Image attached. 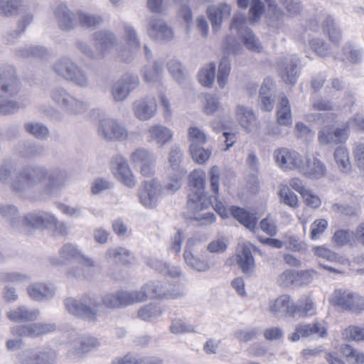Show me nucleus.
Returning <instances> with one entry per match:
<instances>
[{
	"label": "nucleus",
	"instance_id": "obj_1",
	"mask_svg": "<svg viewBox=\"0 0 364 364\" xmlns=\"http://www.w3.org/2000/svg\"><path fill=\"white\" fill-rule=\"evenodd\" d=\"M12 164L3 163L0 166V182L9 184L18 196L38 200L57 196L65 186L68 176L61 168L48 169L38 164H28L20 168L11 179Z\"/></svg>",
	"mask_w": 364,
	"mask_h": 364
},
{
	"label": "nucleus",
	"instance_id": "obj_2",
	"mask_svg": "<svg viewBox=\"0 0 364 364\" xmlns=\"http://www.w3.org/2000/svg\"><path fill=\"white\" fill-rule=\"evenodd\" d=\"M123 28L125 46L119 44L115 34L107 30L95 32L93 34V41L101 53H109L114 50L122 61L129 63L135 52L140 48V41L133 26L124 23Z\"/></svg>",
	"mask_w": 364,
	"mask_h": 364
},
{
	"label": "nucleus",
	"instance_id": "obj_3",
	"mask_svg": "<svg viewBox=\"0 0 364 364\" xmlns=\"http://www.w3.org/2000/svg\"><path fill=\"white\" fill-rule=\"evenodd\" d=\"M0 215L10 222L15 231L24 233H31L32 230L55 220L51 213L48 212L29 213L23 218L20 217L15 205L4 203H0Z\"/></svg>",
	"mask_w": 364,
	"mask_h": 364
},
{
	"label": "nucleus",
	"instance_id": "obj_4",
	"mask_svg": "<svg viewBox=\"0 0 364 364\" xmlns=\"http://www.w3.org/2000/svg\"><path fill=\"white\" fill-rule=\"evenodd\" d=\"M64 304L70 314L89 321H95L97 319V308L100 306V301L86 294L80 300L73 297L66 298Z\"/></svg>",
	"mask_w": 364,
	"mask_h": 364
},
{
	"label": "nucleus",
	"instance_id": "obj_5",
	"mask_svg": "<svg viewBox=\"0 0 364 364\" xmlns=\"http://www.w3.org/2000/svg\"><path fill=\"white\" fill-rule=\"evenodd\" d=\"M189 183L192 191L188 195V208L193 213L204 210L207 207L205 195V171L201 169L193 171L189 175Z\"/></svg>",
	"mask_w": 364,
	"mask_h": 364
},
{
	"label": "nucleus",
	"instance_id": "obj_6",
	"mask_svg": "<svg viewBox=\"0 0 364 364\" xmlns=\"http://www.w3.org/2000/svg\"><path fill=\"white\" fill-rule=\"evenodd\" d=\"M58 352L49 346L30 348L17 355L18 364H55Z\"/></svg>",
	"mask_w": 364,
	"mask_h": 364
},
{
	"label": "nucleus",
	"instance_id": "obj_7",
	"mask_svg": "<svg viewBox=\"0 0 364 364\" xmlns=\"http://www.w3.org/2000/svg\"><path fill=\"white\" fill-rule=\"evenodd\" d=\"M243 50L242 46L235 38L227 36L223 43L224 55L222 57L218 73V83L221 88H224L227 84L230 72V60L229 55H239Z\"/></svg>",
	"mask_w": 364,
	"mask_h": 364
},
{
	"label": "nucleus",
	"instance_id": "obj_8",
	"mask_svg": "<svg viewBox=\"0 0 364 364\" xmlns=\"http://www.w3.org/2000/svg\"><path fill=\"white\" fill-rule=\"evenodd\" d=\"M230 28L237 31L245 47L252 51L260 52L262 46L253 32L246 26V16L240 13L235 14L232 19Z\"/></svg>",
	"mask_w": 364,
	"mask_h": 364
},
{
	"label": "nucleus",
	"instance_id": "obj_9",
	"mask_svg": "<svg viewBox=\"0 0 364 364\" xmlns=\"http://www.w3.org/2000/svg\"><path fill=\"white\" fill-rule=\"evenodd\" d=\"M21 82L11 65L0 68V97L16 96L21 90Z\"/></svg>",
	"mask_w": 364,
	"mask_h": 364
},
{
	"label": "nucleus",
	"instance_id": "obj_10",
	"mask_svg": "<svg viewBox=\"0 0 364 364\" xmlns=\"http://www.w3.org/2000/svg\"><path fill=\"white\" fill-rule=\"evenodd\" d=\"M97 131L99 136L107 141H123L127 136L125 126L110 117L99 121Z\"/></svg>",
	"mask_w": 364,
	"mask_h": 364
},
{
	"label": "nucleus",
	"instance_id": "obj_11",
	"mask_svg": "<svg viewBox=\"0 0 364 364\" xmlns=\"http://www.w3.org/2000/svg\"><path fill=\"white\" fill-rule=\"evenodd\" d=\"M141 293H143L144 301L146 299L166 298L175 299L185 294L183 290L173 289L168 290L166 285L159 281H151L142 286Z\"/></svg>",
	"mask_w": 364,
	"mask_h": 364
},
{
	"label": "nucleus",
	"instance_id": "obj_12",
	"mask_svg": "<svg viewBox=\"0 0 364 364\" xmlns=\"http://www.w3.org/2000/svg\"><path fill=\"white\" fill-rule=\"evenodd\" d=\"M350 125L348 121L336 127H323L318 133V140L322 145L344 144L350 136Z\"/></svg>",
	"mask_w": 364,
	"mask_h": 364
},
{
	"label": "nucleus",
	"instance_id": "obj_13",
	"mask_svg": "<svg viewBox=\"0 0 364 364\" xmlns=\"http://www.w3.org/2000/svg\"><path fill=\"white\" fill-rule=\"evenodd\" d=\"M100 346L99 340L90 335L78 336L68 350L69 358H82L89 353L97 349Z\"/></svg>",
	"mask_w": 364,
	"mask_h": 364
},
{
	"label": "nucleus",
	"instance_id": "obj_14",
	"mask_svg": "<svg viewBox=\"0 0 364 364\" xmlns=\"http://www.w3.org/2000/svg\"><path fill=\"white\" fill-rule=\"evenodd\" d=\"M139 84V77L132 74L122 76L112 87V95L117 102L125 100L129 93Z\"/></svg>",
	"mask_w": 364,
	"mask_h": 364
},
{
	"label": "nucleus",
	"instance_id": "obj_15",
	"mask_svg": "<svg viewBox=\"0 0 364 364\" xmlns=\"http://www.w3.org/2000/svg\"><path fill=\"white\" fill-rule=\"evenodd\" d=\"M161 193V186L156 179L145 181L139 189L138 197L140 203L146 208L156 207Z\"/></svg>",
	"mask_w": 364,
	"mask_h": 364
},
{
	"label": "nucleus",
	"instance_id": "obj_16",
	"mask_svg": "<svg viewBox=\"0 0 364 364\" xmlns=\"http://www.w3.org/2000/svg\"><path fill=\"white\" fill-rule=\"evenodd\" d=\"M273 157L278 166L284 171L299 170L302 159L298 152L287 148L276 149L274 151Z\"/></svg>",
	"mask_w": 364,
	"mask_h": 364
},
{
	"label": "nucleus",
	"instance_id": "obj_17",
	"mask_svg": "<svg viewBox=\"0 0 364 364\" xmlns=\"http://www.w3.org/2000/svg\"><path fill=\"white\" fill-rule=\"evenodd\" d=\"M326 335V328L321 323H302L296 326L294 332L289 336V339L296 342L300 338H325Z\"/></svg>",
	"mask_w": 364,
	"mask_h": 364
},
{
	"label": "nucleus",
	"instance_id": "obj_18",
	"mask_svg": "<svg viewBox=\"0 0 364 364\" xmlns=\"http://www.w3.org/2000/svg\"><path fill=\"white\" fill-rule=\"evenodd\" d=\"M134 116L140 121H147L154 117L157 110V103L154 96L147 95L133 102Z\"/></svg>",
	"mask_w": 364,
	"mask_h": 364
},
{
	"label": "nucleus",
	"instance_id": "obj_19",
	"mask_svg": "<svg viewBox=\"0 0 364 364\" xmlns=\"http://www.w3.org/2000/svg\"><path fill=\"white\" fill-rule=\"evenodd\" d=\"M299 307L295 306V303L291 301L290 296L283 294L274 300L270 301L269 311L275 317H283L287 315L290 316H296V311Z\"/></svg>",
	"mask_w": 364,
	"mask_h": 364
},
{
	"label": "nucleus",
	"instance_id": "obj_20",
	"mask_svg": "<svg viewBox=\"0 0 364 364\" xmlns=\"http://www.w3.org/2000/svg\"><path fill=\"white\" fill-rule=\"evenodd\" d=\"M59 255L62 261H58L55 264L60 265L63 262H72L73 260H80V262L88 267H93L95 262L89 257L83 255L77 245L73 243H66L59 250Z\"/></svg>",
	"mask_w": 364,
	"mask_h": 364
},
{
	"label": "nucleus",
	"instance_id": "obj_21",
	"mask_svg": "<svg viewBox=\"0 0 364 364\" xmlns=\"http://www.w3.org/2000/svg\"><path fill=\"white\" fill-rule=\"evenodd\" d=\"M299 59L295 55L287 56L279 63L280 75L286 83H296L299 73Z\"/></svg>",
	"mask_w": 364,
	"mask_h": 364
},
{
	"label": "nucleus",
	"instance_id": "obj_22",
	"mask_svg": "<svg viewBox=\"0 0 364 364\" xmlns=\"http://www.w3.org/2000/svg\"><path fill=\"white\" fill-rule=\"evenodd\" d=\"M299 170L302 174L312 179L321 178L327 173L324 163L315 156H306L305 160L302 159Z\"/></svg>",
	"mask_w": 364,
	"mask_h": 364
},
{
	"label": "nucleus",
	"instance_id": "obj_23",
	"mask_svg": "<svg viewBox=\"0 0 364 364\" xmlns=\"http://www.w3.org/2000/svg\"><path fill=\"white\" fill-rule=\"evenodd\" d=\"M147 33L151 38L165 42L170 41L174 38L172 28L161 18L149 20L147 26Z\"/></svg>",
	"mask_w": 364,
	"mask_h": 364
},
{
	"label": "nucleus",
	"instance_id": "obj_24",
	"mask_svg": "<svg viewBox=\"0 0 364 364\" xmlns=\"http://www.w3.org/2000/svg\"><path fill=\"white\" fill-rule=\"evenodd\" d=\"M113 173L116 178L125 186L134 188L136 186L134 175L126 160L121 156H116L113 159Z\"/></svg>",
	"mask_w": 364,
	"mask_h": 364
},
{
	"label": "nucleus",
	"instance_id": "obj_25",
	"mask_svg": "<svg viewBox=\"0 0 364 364\" xmlns=\"http://www.w3.org/2000/svg\"><path fill=\"white\" fill-rule=\"evenodd\" d=\"M53 14L58 26L64 31L73 29L77 24L74 14L64 3H60L53 9Z\"/></svg>",
	"mask_w": 364,
	"mask_h": 364
},
{
	"label": "nucleus",
	"instance_id": "obj_26",
	"mask_svg": "<svg viewBox=\"0 0 364 364\" xmlns=\"http://www.w3.org/2000/svg\"><path fill=\"white\" fill-rule=\"evenodd\" d=\"M231 11L230 6L225 3L208 7L207 13L213 31L220 29L222 22L230 17Z\"/></svg>",
	"mask_w": 364,
	"mask_h": 364
},
{
	"label": "nucleus",
	"instance_id": "obj_27",
	"mask_svg": "<svg viewBox=\"0 0 364 364\" xmlns=\"http://www.w3.org/2000/svg\"><path fill=\"white\" fill-rule=\"evenodd\" d=\"M27 292L33 300L46 301L54 296L55 289L51 284L36 282L27 287Z\"/></svg>",
	"mask_w": 364,
	"mask_h": 364
},
{
	"label": "nucleus",
	"instance_id": "obj_28",
	"mask_svg": "<svg viewBox=\"0 0 364 364\" xmlns=\"http://www.w3.org/2000/svg\"><path fill=\"white\" fill-rule=\"evenodd\" d=\"M39 314L38 309L22 305L8 311L7 317L13 322L24 323L37 320Z\"/></svg>",
	"mask_w": 364,
	"mask_h": 364
},
{
	"label": "nucleus",
	"instance_id": "obj_29",
	"mask_svg": "<svg viewBox=\"0 0 364 364\" xmlns=\"http://www.w3.org/2000/svg\"><path fill=\"white\" fill-rule=\"evenodd\" d=\"M77 64L70 58H60L53 64V72L60 78L67 81Z\"/></svg>",
	"mask_w": 364,
	"mask_h": 364
},
{
	"label": "nucleus",
	"instance_id": "obj_30",
	"mask_svg": "<svg viewBox=\"0 0 364 364\" xmlns=\"http://www.w3.org/2000/svg\"><path fill=\"white\" fill-rule=\"evenodd\" d=\"M149 134L151 141H155L159 147H163L170 141L173 137L172 131L161 124L151 126L149 129Z\"/></svg>",
	"mask_w": 364,
	"mask_h": 364
},
{
	"label": "nucleus",
	"instance_id": "obj_31",
	"mask_svg": "<svg viewBox=\"0 0 364 364\" xmlns=\"http://www.w3.org/2000/svg\"><path fill=\"white\" fill-rule=\"evenodd\" d=\"M230 212L232 217L246 228L251 231L255 230L257 223V218L254 213H250L245 209L237 206H232Z\"/></svg>",
	"mask_w": 364,
	"mask_h": 364
},
{
	"label": "nucleus",
	"instance_id": "obj_32",
	"mask_svg": "<svg viewBox=\"0 0 364 364\" xmlns=\"http://www.w3.org/2000/svg\"><path fill=\"white\" fill-rule=\"evenodd\" d=\"M196 240L191 238L187 241V247H186L183 253V258L185 262L190 267L196 269L198 272H205L209 269L208 264L196 256L193 255L192 252L188 249L191 246L195 244Z\"/></svg>",
	"mask_w": 364,
	"mask_h": 364
},
{
	"label": "nucleus",
	"instance_id": "obj_33",
	"mask_svg": "<svg viewBox=\"0 0 364 364\" xmlns=\"http://www.w3.org/2000/svg\"><path fill=\"white\" fill-rule=\"evenodd\" d=\"M60 108L68 115L75 116L85 113L87 110V105L70 93Z\"/></svg>",
	"mask_w": 364,
	"mask_h": 364
},
{
	"label": "nucleus",
	"instance_id": "obj_34",
	"mask_svg": "<svg viewBox=\"0 0 364 364\" xmlns=\"http://www.w3.org/2000/svg\"><path fill=\"white\" fill-rule=\"evenodd\" d=\"M236 117L240 125L249 132L256 126V118L253 111L242 105L236 109Z\"/></svg>",
	"mask_w": 364,
	"mask_h": 364
},
{
	"label": "nucleus",
	"instance_id": "obj_35",
	"mask_svg": "<svg viewBox=\"0 0 364 364\" xmlns=\"http://www.w3.org/2000/svg\"><path fill=\"white\" fill-rule=\"evenodd\" d=\"M237 264L245 274H250L255 267V261L249 245H244L237 254Z\"/></svg>",
	"mask_w": 364,
	"mask_h": 364
},
{
	"label": "nucleus",
	"instance_id": "obj_36",
	"mask_svg": "<svg viewBox=\"0 0 364 364\" xmlns=\"http://www.w3.org/2000/svg\"><path fill=\"white\" fill-rule=\"evenodd\" d=\"M107 259H111L114 262H119L123 264L131 263L134 259L133 253L122 247H110L105 254Z\"/></svg>",
	"mask_w": 364,
	"mask_h": 364
},
{
	"label": "nucleus",
	"instance_id": "obj_37",
	"mask_svg": "<svg viewBox=\"0 0 364 364\" xmlns=\"http://www.w3.org/2000/svg\"><path fill=\"white\" fill-rule=\"evenodd\" d=\"M353 299V293L347 290L336 289L333 293L330 302L343 310L349 311L350 309H352Z\"/></svg>",
	"mask_w": 364,
	"mask_h": 364
},
{
	"label": "nucleus",
	"instance_id": "obj_38",
	"mask_svg": "<svg viewBox=\"0 0 364 364\" xmlns=\"http://www.w3.org/2000/svg\"><path fill=\"white\" fill-rule=\"evenodd\" d=\"M16 150L18 154L26 159L39 156L42 155L44 151L42 145L30 141L20 142L17 145Z\"/></svg>",
	"mask_w": 364,
	"mask_h": 364
},
{
	"label": "nucleus",
	"instance_id": "obj_39",
	"mask_svg": "<svg viewBox=\"0 0 364 364\" xmlns=\"http://www.w3.org/2000/svg\"><path fill=\"white\" fill-rule=\"evenodd\" d=\"M322 29L328 34L329 40L335 43H340L342 36V31L331 16L325 17L322 21Z\"/></svg>",
	"mask_w": 364,
	"mask_h": 364
},
{
	"label": "nucleus",
	"instance_id": "obj_40",
	"mask_svg": "<svg viewBox=\"0 0 364 364\" xmlns=\"http://www.w3.org/2000/svg\"><path fill=\"white\" fill-rule=\"evenodd\" d=\"M203 112L207 115L225 114V110L218 95L212 93L205 95Z\"/></svg>",
	"mask_w": 364,
	"mask_h": 364
},
{
	"label": "nucleus",
	"instance_id": "obj_41",
	"mask_svg": "<svg viewBox=\"0 0 364 364\" xmlns=\"http://www.w3.org/2000/svg\"><path fill=\"white\" fill-rule=\"evenodd\" d=\"M334 160L340 171L343 173H349L352 166L350 161L348 150L345 146H338L333 153Z\"/></svg>",
	"mask_w": 364,
	"mask_h": 364
},
{
	"label": "nucleus",
	"instance_id": "obj_42",
	"mask_svg": "<svg viewBox=\"0 0 364 364\" xmlns=\"http://www.w3.org/2000/svg\"><path fill=\"white\" fill-rule=\"evenodd\" d=\"M163 72V62L156 60L152 67L144 65L141 69V74L144 80L147 83H154L159 82L161 78Z\"/></svg>",
	"mask_w": 364,
	"mask_h": 364
},
{
	"label": "nucleus",
	"instance_id": "obj_43",
	"mask_svg": "<svg viewBox=\"0 0 364 364\" xmlns=\"http://www.w3.org/2000/svg\"><path fill=\"white\" fill-rule=\"evenodd\" d=\"M277 122L279 125L289 126L291 124V111L289 100L283 96L277 106Z\"/></svg>",
	"mask_w": 364,
	"mask_h": 364
},
{
	"label": "nucleus",
	"instance_id": "obj_44",
	"mask_svg": "<svg viewBox=\"0 0 364 364\" xmlns=\"http://www.w3.org/2000/svg\"><path fill=\"white\" fill-rule=\"evenodd\" d=\"M16 55L23 58H39L46 59L49 57L48 50L42 46H35L19 48L16 50Z\"/></svg>",
	"mask_w": 364,
	"mask_h": 364
},
{
	"label": "nucleus",
	"instance_id": "obj_45",
	"mask_svg": "<svg viewBox=\"0 0 364 364\" xmlns=\"http://www.w3.org/2000/svg\"><path fill=\"white\" fill-rule=\"evenodd\" d=\"M23 128L26 133L40 140H46L50 134L48 127L38 122H26Z\"/></svg>",
	"mask_w": 364,
	"mask_h": 364
},
{
	"label": "nucleus",
	"instance_id": "obj_46",
	"mask_svg": "<svg viewBox=\"0 0 364 364\" xmlns=\"http://www.w3.org/2000/svg\"><path fill=\"white\" fill-rule=\"evenodd\" d=\"M164 310L162 306L150 303L139 310L138 316L143 321H151L161 316Z\"/></svg>",
	"mask_w": 364,
	"mask_h": 364
},
{
	"label": "nucleus",
	"instance_id": "obj_47",
	"mask_svg": "<svg viewBox=\"0 0 364 364\" xmlns=\"http://www.w3.org/2000/svg\"><path fill=\"white\" fill-rule=\"evenodd\" d=\"M25 8L23 0H6L0 3V14L5 16L16 15Z\"/></svg>",
	"mask_w": 364,
	"mask_h": 364
},
{
	"label": "nucleus",
	"instance_id": "obj_48",
	"mask_svg": "<svg viewBox=\"0 0 364 364\" xmlns=\"http://www.w3.org/2000/svg\"><path fill=\"white\" fill-rule=\"evenodd\" d=\"M363 58V51L350 42H347L343 47V57L341 59L343 61H348L356 64L361 61Z\"/></svg>",
	"mask_w": 364,
	"mask_h": 364
},
{
	"label": "nucleus",
	"instance_id": "obj_49",
	"mask_svg": "<svg viewBox=\"0 0 364 364\" xmlns=\"http://www.w3.org/2000/svg\"><path fill=\"white\" fill-rule=\"evenodd\" d=\"M198 81L200 83L207 87H210L215 78V64L210 63L204 65L199 71Z\"/></svg>",
	"mask_w": 364,
	"mask_h": 364
},
{
	"label": "nucleus",
	"instance_id": "obj_50",
	"mask_svg": "<svg viewBox=\"0 0 364 364\" xmlns=\"http://www.w3.org/2000/svg\"><path fill=\"white\" fill-rule=\"evenodd\" d=\"M120 307L131 305L134 303L144 301V296L141 291H117Z\"/></svg>",
	"mask_w": 364,
	"mask_h": 364
},
{
	"label": "nucleus",
	"instance_id": "obj_51",
	"mask_svg": "<svg viewBox=\"0 0 364 364\" xmlns=\"http://www.w3.org/2000/svg\"><path fill=\"white\" fill-rule=\"evenodd\" d=\"M66 82L82 88L87 87L90 82L87 72L78 65L75 67Z\"/></svg>",
	"mask_w": 364,
	"mask_h": 364
},
{
	"label": "nucleus",
	"instance_id": "obj_52",
	"mask_svg": "<svg viewBox=\"0 0 364 364\" xmlns=\"http://www.w3.org/2000/svg\"><path fill=\"white\" fill-rule=\"evenodd\" d=\"M75 16L77 18L79 23L83 27H96L100 26L103 21V18L101 16L83 11H77Z\"/></svg>",
	"mask_w": 364,
	"mask_h": 364
},
{
	"label": "nucleus",
	"instance_id": "obj_53",
	"mask_svg": "<svg viewBox=\"0 0 364 364\" xmlns=\"http://www.w3.org/2000/svg\"><path fill=\"white\" fill-rule=\"evenodd\" d=\"M11 333L14 336L36 338L39 336L37 323L12 327Z\"/></svg>",
	"mask_w": 364,
	"mask_h": 364
},
{
	"label": "nucleus",
	"instance_id": "obj_54",
	"mask_svg": "<svg viewBox=\"0 0 364 364\" xmlns=\"http://www.w3.org/2000/svg\"><path fill=\"white\" fill-rule=\"evenodd\" d=\"M131 161L134 164L155 163L156 157L144 148H138L130 155Z\"/></svg>",
	"mask_w": 364,
	"mask_h": 364
},
{
	"label": "nucleus",
	"instance_id": "obj_55",
	"mask_svg": "<svg viewBox=\"0 0 364 364\" xmlns=\"http://www.w3.org/2000/svg\"><path fill=\"white\" fill-rule=\"evenodd\" d=\"M284 247L290 251L299 253H304L307 250L306 242L296 235H287L284 239Z\"/></svg>",
	"mask_w": 364,
	"mask_h": 364
},
{
	"label": "nucleus",
	"instance_id": "obj_56",
	"mask_svg": "<svg viewBox=\"0 0 364 364\" xmlns=\"http://www.w3.org/2000/svg\"><path fill=\"white\" fill-rule=\"evenodd\" d=\"M183 158V154L179 146L177 144H173L168 154V162L173 171H178L180 170H185L181 166Z\"/></svg>",
	"mask_w": 364,
	"mask_h": 364
},
{
	"label": "nucleus",
	"instance_id": "obj_57",
	"mask_svg": "<svg viewBox=\"0 0 364 364\" xmlns=\"http://www.w3.org/2000/svg\"><path fill=\"white\" fill-rule=\"evenodd\" d=\"M295 306H299V309L296 311V316H313L316 313V308L309 297H304L295 303Z\"/></svg>",
	"mask_w": 364,
	"mask_h": 364
},
{
	"label": "nucleus",
	"instance_id": "obj_58",
	"mask_svg": "<svg viewBox=\"0 0 364 364\" xmlns=\"http://www.w3.org/2000/svg\"><path fill=\"white\" fill-rule=\"evenodd\" d=\"M203 144L190 145V153L193 161L197 164H202L205 163L210 156L211 151L203 147Z\"/></svg>",
	"mask_w": 364,
	"mask_h": 364
},
{
	"label": "nucleus",
	"instance_id": "obj_59",
	"mask_svg": "<svg viewBox=\"0 0 364 364\" xmlns=\"http://www.w3.org/2000/svg\"><path fill=\"white\" fill-rule=\"evenodd\" d=\"M70 95V92H69L65 88L60 86L52 87L49 91L50 100L60 108L63 106Z\"/></svg>",
	"mask_w": 364,
	"mask_h": 364
},
{
	"label": "nucleus",
	"instance_id": "obj_60",
	"mask_svg": "<svg viewBox=\"0 0 364 364\" xmlns=\"http://www.w3.org/2000/svg\"><path fill=\"white\" fill-rule=\"evenodd\" d=\"M355 239V231L348 230H336L333 236L332 241L336 246L342 247L350 244Z\"/></svg>",
	"mask_w": 364,
	"mask_h": 364
},
{
	"label": "nucleus",
	"instance_id": "obj_61",
	"mask_svg": "<svg viewBox=\"0 0 364 364\" xmlns=\"http://www.w3.org/2000/svg\"><path fill=\"white\" fill-rule=\"evenodd\" d=\"M97 300L100 301V306L97 308V312L105 308L107 309H115L120 308V303L117 294L116 293H111L105 295L102 298L95 297Z\"/></svg>",
	"mask_w": 364,
	"mask_h": 364
},
{
	"label": "nucleus",
	"instance_id": "obj_62",
	"mask_svg": "<svg viewBox=\"0 0 364 364\" xmlns=\"http://www.w3.org/2000/svg\"><path fill=\"white\" fill-rule=\"evenodd\" d=\"M341 351L349 363L352 364H364V354L358 352L351 346L345 345L342 346Z\"/></svg>",
	"mask_w": 364,
	"mask_h": 364
},
{
	"label": "nucleus",
	"instance_id": "obj_63",
	"mask_svg": "<svg viewBox=\"0 0 364 364\" xmlns=\"http://www.w3.org/2000/svg\"><path fill=\"white\" fill-rule=\"evenodd\" d=\"M186 173V171L185 170H180L175 171L173 176L170 174L168 181L164 186V188L170 192L178 191L181 186V179Z\"/></svg>",
	"mask_w": 364,
	"mask_h": 364
},
{
	"label": "nucleus",
	"instance_id": "obj_64",
	"mask_svg": "<svg viewBox=\"0 0 364 364\" xmlns=\"http://www.w3.org/2000/svg\"><path fill=\"white\" fill-rule=\"evenodd\" d=\"M265 11V6L261 0H252L249 10V20L257 22Z\"/></svg>",
	"mask_w": 364,
	"mask_h": 364
}]
</instances>
